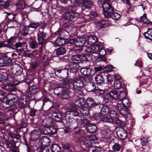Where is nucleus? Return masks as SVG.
Masks as SVG:
<instances>
[{
    "label": "nucleus",
    "mask_w": 152,
    "mask_h": 152,
    "mask_svg": "<svg viewBox=\"0 0 152 152\" xmlns=\"http://www.w3.org/2000/svg\"><path fill=\"white\" fill-rule=\"evenodd\" d=\"M85 88L87 91L90 92L94 90L96 88V86L94 83L89 82L86 86Z\"/></svg>",
    "instance_id": "31"
},
{
    "label": "nucleus",
    "mask_w": 152,
    "mask_h": 152,
    "mask_svg": "<svg viewBox=\"0 0 152 152\" xmlns=\"http://www.w3.org/2000/svg\"><path fill=\"white\" fill-rule=\"evenodd\" d=\"M8 135L11 139L13 140L14 139L18 140L20 138V135L15 133H10L8 134Z\"/></svg>",
    "instance_id": "52"
},
{
    "label": "nucleus",
    "mask_w": 152,
    "mask_h": 152,
    "mask_svg": "<svg viewBox=\"0 0 152 152\" xmlns=\"http://www.w3.org/2000/svg\"><path fill=\"white\" fill-rule=\"evenodd\" d=\"M84 83L83 81L80 79H77L75 80L73 83V88L77 90H80L83 88Z\"/></svg>",
    "instance_id": "20"
},
{
    "label": "nucleus",
    "mask_w": 152,
    "mask_h": 152,
    "mask_svg": "<svg viewBox=\"0 0 152 152\" xmlns=\"http://www.w3.org/2000/svg\"><path fill=\"white\" fill-rule=\"evenodd\" d=\"M128 107L126 106H122L118 104V109L119 111L120 114L125 118H126L128 114H129Z\"/></svg>",
    "instance_id": "13"
},
{
    "label": "nucleus",
    "mask_w": 152,
    "mask_h": 152,
    "mask_svg": "<svg viewBox=\"0 0 152 152\" xmlns=\"http://www.w3.org/2000/svg\"><path fill=\"white\" fill-rule=\"evenodd\" d=\"M10 67L12 72L15 75H20L22 74L23 69L19 64L13 63Z\"/></svg>",
    "instance_id": "10"
},
{
    "label": "nucleus",
    "mask_w": 152,
    "mask_h": 152,
    "mask_svg": "<svg viewBox=\"0 0 152 152\" xmlns=\"http://www.w3.org/2000/svg\"><path fill=\"white\" fill-rule=\"evenodd\" d=\"M50 60L48 56L47 55H45L43 56L42 60L43 64L45 65H47Z\"/></svg>",
    "instance_id": "50"
},
{
    "label": "nucleus",
    "mask_w": 152,
    "mask_h": 152,
    "mask_svg": "<svg viewBox=\"0 0 152 152\" xmlns=\"http://www.w3.org/2000/svg\"><path fill=\"white\" fill-rule=\"evenodd\" d=\"M66 52V50L65 48L61 47L57 49L56 54L58 56L62 55L65 54Z\"/></svg>",
    "instance_id": "37"
},
{
    "label": "nucleus",
    "mask_w": 152,
    "mask_h": 152,
    "mask_svg": "<svg viewBox=\"0 0 152 152\" xmlns=\"http://www.w3.org/2000/svg\"><path fill=\"white\" fill-rule=\"evenodd\" d=\"M101 150L98 147H91L89 148L88 149L89 152H100Z\"/></svg>",
    "instance_id": "59"
},
{
    "label": "nucleus",
    "mask_w": 152,
    "mask_h": 152,
    "mask_svg": "<svg viewBox=\"0 0 152 152\" xmlns=\"http://www.w3.org/2000/svg\"><path fill=\"white\" fill-rule=\"evenodd\" d=\"M50 140L48 137H41L39 142L38 144L39 148H41L42 149H47L46 147L50 145Z\"/></svg>",
    "instance_id": "9"
},
{
    "label": "nucleus",
    "mask_w": 152,
    "mask_h": 152,
    "mask_svg": "<svg viewBox=\"0 0 152 152\" xmlns=\"http://www.w3.org/2000/svg\"><path fill=\"white\" fill-rule=\"evenodd\" d=\"M113 67L111 65H107L106 67H105V72H111L113 69Z\"/></svg>",
    "instance_id": "64"
},
{
    "label": "nucleus",
    "mask_w": 152,
    "mask_h": 152,
    "mask_svg": "<svg viewBox=\"0 0 152 152\" xmlns=\"http://www.w3.org/2000/svg\"><path fill=\"white\" fill-rule=\"evenodd\" d=\"M50 121L49 118H45L43 120L42 124L45 127L49 126L51 125Z\"/></svg>",
    "instance_id": "47"
},
{
    "label": "nucleus",
    "mask_w": 152,
    "mask_h": 152,
    "mask_svg": "<svg viewBox=\"0 0 152 152\" xmlns=\"http://www.w3.org/2000/svg\"><path fill=\"white\" fill-rule=\"evenodd\" d=\"M12 61V60L10 58H0V66H8Z\"/></svg>",
    "instance_id": "24"
},
{
    "label": "nucleus",
    "mask_w": 152,
    "mask_h": 152,
    "mask_svg": "<svg viewBox=\"0 0 152 152\" xmlns=\"http://www.w3.org/2000/svg\"><path fill=\"white\" fill-rule=\"evenodd\" d=\"M40 25L41 23L39 22H32L29 24L28 27L30 28L36 29Z\"/></svg>",
    "instance_id": "44"
},
{
    "label": "nucleus",
    "mask_w": 152,
    "mask_h": 152,
    "mask_svg": "<svg viewBox=\"0 0 152 152\" xmlns=\"http://www.w3.org/2000/svg\"><path fill=\"white\" fill-rule=\"evenodd\" d=\"M8 0H0V5H2L4 8L6 9L8 6Z\"/></svg>",
    "instance_id": "51"
},
{
    "label": "nucleus",
    "mask_w": 152,
    "mask_h": 152,
    "mask_svg": "<svg viewBox=\"0 0 152 152\" xmlns=\"http://www.w3.org/2000/svg\"><path fill=\"white\" fill-rule=\"evenodd\" d=\"M26 43L24 42H18L16 43L15 45V47L16 48H19L21 47L23 45H25Z\"/></svg>",
    "instance_id": "63"
},
{
    "label": "nucleus",
    "mask_w": 152,
    "mask_h": 152,
    "mask_svg": "<svg viewBox=\"0 0 152 152\" xmlns=\"http://www.w3.org/2000/svg\"><path fill=\"white\" fill-rule=\"evenodd\" d=\"M143 34L147 39L152 40V29L148 28V31L145 32Z\"/></svg>",
    "instance_id": "36"
},
{
    "label": "nucleus",
    "mask_w": 152,
    "mask_h": 152,
    "mask_svg": "<svg viewBox=\"0 0 152 152\" xmlns=\"http://www.w3.org/2000/svg\"><path fill=\"white\" fill-rule=\"evenodd\" d=\"M55 43L58 46L63 45L66 43V41L64 38H59L56 39L55 42Z\"/></svg>",
    "instance_id": "33"
},
{
    "label": "nucleus",
    "mask_w": 152,
    "mask_h": 152,
    "mask_svg": "<svg viewBox=\"0 0 152 152\" xmlns=\"http://www.w3.org/2000/svg\"><path fill=\"white\" fill-rule=\"evenodd\" d=\"M63 148L64 149L63 151V152H64L65 151L66 152H71V151H70L69 148L70 147L69 145L68 144H66L64 145L63 146Z\"/></svg>",
    "instance_id": "60"
},
{
    "label": "nucleus",
    "mask_w": 152,
    "mask_h": 152,
    "mask_svg": "<svg viewBox=\"0 0 152 152\" xmlns=\"http://www.w3.org/2000/svg\"><path fill=\"white\" fill-rule=\"evenodd\" d=\"M80 111L81 114L83 115L87 116L89 113V109L86 107H84L80 109Z\"/></svg>",
    "instance_id": "38"
},
{
    "label": "nucleus",
    "mask_w": 152,
    "mask_h": 152,
    "mask_svg": "<svg viewBox=\"0 0 152 152\" xmlns=\"http://www.w3.org/2000/svg\"><path fill=\"white\" fill-rule=\"evenodd\" d=\"M33 81V78L32 76H28L26 80V82L28 84H30Z\"/></svg>",
    "instance_id": "58"
},
{
    "label": "nucleus",
    "mask_w": 152,
    "mask_h": 152,
    "mask_svg": "<svg viewBox=\"0 0 152 152\" xmlns=\"http://www.w3.org/2000/svg\"><path fill=\"white\" fill-rule=\"evenodd\" d=\"M57 129L54 127L51 126L45 127L44 128L43 132L45 134L53 135L57 132Z\"/></svg>",
    "instance_id": "18"
},
{
    "label": "nucleus",
    "mask_w": 152,
    "mask_h": 152,
    "mask_svg": "<svg viewBox=\"0 0 152 152\" xmlns=\"http://www.w3.org/2000/svg\"><path fill=\"white\" fill-rule=\"evenodd\" d=\"M17 9L19 10H23L25 7V4L24 1H18L16 4Z\"/></svg>",
    "instance_id": "40"
},
{
    "label": "nucleus",
    "mask_w": 152,
    "mask_h": 152,
    "mask_svg": "<svg viewBox=\"0 0 152 152\" xmlns=\"http://www.w3.org/2000/svg\"><path fill=\"white\" fill-rule=\"evenodd\" d=\"M7 77L5 79V81L8 84H13V85H17L20 83V81H19L10 75H6Z\"/></svg>",
    "instance_id": "17"
},
{
    "label": "nucleus",
    "mask_w": 152,
    "mask_h": 152,
    "mask_svg": "<svg viewBox=\"0 0 152 152\" xmlns=\"http://www.w3.org/2000/svg\"><path fill=\"white\" fill-rule=\"evenodd\" d=\"M86 129L87 132L93 133H95L97 130V127L95 124L91 123Z\"/></svg>",
    "instance_id": "27"
},
{
    "label": "nucleus",
    "mask_w": 152,
    "mask_h": 152,
    "mask_svg": "<svg viewBox=\"0 0 152 152\" xmlns=\"http://www.w3.org/2000/svg\"><path fill=\"white\" fill-rule=\"evenodd\" d=\"M90 69L88 68V66H83L80 69V72L84 75H88L90 73Z\"/></svg>",
    "instance_id": "35"
},
{
    "label": "nucleus",
    "mask_w": 152,
    "mask_h": 152,
    "mask_svg": "<svg viewBox=\"0 0 152 152\" xmlns=\"http://www.w3.org/2000/svg\"><path fill=\"white\" fill-rule=\"evenodd\" d=\"M61 148L60 146L56 144H53L47 149H42L38 148L35 152H61Z\"/></svg>",
    "instance_id": "8"
},
{
    "label": "nucleus",
    "mask_w": 152,
    "mask_h": 152,
    "mask_svg": "<svg viewBox=\"0 0 152 152\" xmlns=\"http://www.w3.org/2000/svg\"><path fill=\"white\" fill-rule=\"evenodd\" d=\"M80 16L79 14L77 12H67L64 13L63 17L66 20H68V21L65 22V25L64 26L66 28H68L73 25V22L71 20L73 19H77Z\"/></svg>",
    "instance_id": "3"
},
{
    "label": "nucleus",
    "mask_w": 152,
    "mask_h": 152,
    "mask_svg": "<svg viewBox=\"0 0 152 152\" xmlns=\"http://www.w3.org/2000/svg\"><path fill=\"white\" fill-rule=\"evenodd\" d=\"M39 91L37 87L34 85H32L30 86L28 92V94L30 95L31 96H34Z\"/></svg>",
    "instance_id": "28"
},
{
    "label": "nucleus",
    "mask_w": 152,
    "mask_h": 152,
    "mask_svg": "<svg viewBox=\"0 0 152 152\" xmlns=\"http://www.w3.org/2000/svg\"><path fill=\"white\" fill-rule=\"evenodd\" d=\"M73 61H78L80 62L83 61H88L87 58L84 55L81 54H76L73 56L72 57Z\"/></svg>",
    "instance_id": "21"
},
{
    "label": "nucleus",
    "mask_w": 152,
    "mask_h": 152,
    "mask_svg": "<svg viewBox=\"0 0 152 152\" xmlns=\"http://www.w3.org/2000/svg\"><path fill=\"white\" fill-rule=\"evenodd\" d=\"M108 126L109 128L107 127V130L106 132L105 133V138H107L108 140L107 141L108 144L110 143V141L109 138L110 137V135L111 134V132L110 131V126H107V124H105V126Z\"/></svg>",
    "instance_id": "34"
},
{
    "label": "nucleus",
    "mask_w": 152,
    "mask_h": 152,
    "mask_svg": "<svg viewBox=\"0 0 152 152\" xmlns=\"http://www.w3.org/2000/svg\"><path fill=\"white\" fill-rule=\"evenodd\" d=\"M86 102L88 105L91 107H94L97 105V104L94 103L93 99L90 97H88L87 99Z\"/></svg>",
    "instance_id": "39"
},
{
    "label": "nucleus",
    "mask_w": 152,
    "mask_h": 152,
    "mask_svg": "<svg viewBox=\"0 0 152 152\" xmlns=\"http://www.w3.org/2000/svg\"><path fill=\"white\" fill-rule=\"evenodd\" d=\"M38 62L36 61L33 60L31 61L30 64V67L32 69H36L38 66Z\"/></svg>",
    "instance_id": "49"
},
{
    "label": "nucleus",
    "mask_w": 152,
    "mask_h": 152,
    "mask_svg": "<svg viewBox=\"0 0 152 152\" xmlns=\"http://www.w3.org/2000/svg\"><path fill=\"white\" fill-rule=\"evenodd\" d=\"M38 40L39 44L40 45L44 44L46 42L45 34L43 31H40L37 34Z\"/></svg>",
    "instance_id": "22"
},
{
    "label": "nucleus",
    "mask_w": 152,
    "mask_h": 152,
    "mask_svg": "<svg viewBox=\"0 0 152 152\" xmlns=\"http://www.w3.org/2000/svg\"><path fill=\"white\" fill-rule=\"evenodd\" d=\"M108 85L109 86L108 89H106L107 92L106 93V95H105V102H108L107 101H106V99L108 100L112 98L115 99L118 98L121 100L126 98V94L125 92L121 91L118 95L117 91L116 90H112L111 87L113 86L111 84L109 83Z\"/></svg>",
    "instance_id": "2"
},
{
    "label": "nucleus",
    "mask_w": 152,
    "mask_h": 152,
    "mask_svg": "<svg viewBox=\"0 0 152 152\" xmlns=\"http://www.w3.org/2000/svg\"><path fill=\"white\" fill-rule=\"evenodd\" d=\"M51 117L53 120L59 122L61 120L62 115L61 113H54L52 114Z\"/></svg>",
    "instance_id": "30"
},
{
    "label": "nucleus",
    "mask_w": 152,
    "mask_h": 152,
    "mask_svg": "<svg viewBox=\"0 0 152 152\" xmlns=\"http://www.w3.org/2000/svg\"><path fill=\"white\" fill-rule=\"evenodd\" d=\"M95 79L97 84H100L103 83L104 80V77L101 75H98L95 77Z\"/></svg>",
    "instance_id": "43"
},
{
    "label": "nucleus",
    "mask_w": 152,
    "mask_h": 152,
    "mask_svg": "<svg viewBox=\"0 0 152 152\" xmlns=\"http://www.w3.org/2000/svg\"><path fill=\"white\" fill-rule=\"evenodd\" d=\"M96 139V137L94 135L87 137L84 140V144L89 149V148L93 147L91 146L92 143Z\"/></svg>",
    "instance_id": "14"
},
{
    "label": "nucleus",
    "mask_w": 152,
    "mask_h": 152,
    "mask_svg": "<svg viewBox=\"0 0 152 152\" xmlns=\"http://www.w3.org/2000/svg\"><path fill=\"white\" fill-rule=\"evenodd\" d=\"M106 7H105V18H112L114 20H117L119 19L121 15H120L117 13H113V12L111 13L110 16H108V12H109V11H107Z\"/></svg>",
    "instance_id": "23"
},
{
    "label": "nucleus",
    "mask_w": 152,
    "mask_h": 152,
    "mask_svg": "<svg viewBox=\"0 0 152 152\" xmlns=\"http://www.w3.org/2000/svg\"><path fill=\"white\" fill-rule=\"evenodd\" d=\"M39 137V133L34 130L31 133V137L34 140L38 139Z\"/></svg>",
    "instance_id": "45"
},
{
    "label": "nucleus",
    "mask_w": 152,
    "mask_h": 152,
    "mask_svg": "<svg viewBox=\"0 0 152 152\" xmlns=\"http://www.w3.org/2000/svg\"><path fill=\"white\" fill-rule=\"evenodd\" d=\"M85 50L88 53H96L99 52V55H103L102 53H101V50L103 51L104 50L102 49L100 46L99 45L88 46Z\"/></svg>",
    "instance_id": "11"
},
{
    "label": "nucleus",
    "mask_w": 152,
    "mask_h": 152,
    "mask_svg": "<svg viewBox=\"0 0 152 152\" xmlns=\"http://www.w3.org/2000/svg\"><path fill=\"white\" fill-rule=\"evenodd\" d=\"M61 76L65 79L68 78L69 76L68 70L65 68L62 69Z\"/></svg>",
    "instance_id": "48"
},
{
    "label": "nucleus",
    "mask_w": 152,
    "mask_h": 152,
    "mask_svg": "<svg viewBox=\"0 0 152 152\" xmlns=\"http://www.w3.org/2000/svg\"><path fill=\"white\" fill-rule=\"evenodd\" d=\"M111 0H105V7L107 9V11H109L108 12V16H110L111 13L113 12V8L111 5Z\"/></svg>",
    "instance_id": "25"
},
{
    "label": "nucleus",
    "mask_w": 152,
    "mask_h": 152,
    "mask_svg": "<svg viewBox=\"0 0 152 152\" xmlns=\"http://www.w3.org/2000/svg\"><path fill=\"white\" fill-rule=\"evenodd\" d=\"M113 148L114 151H119L120 149V146L119 144L115 143L113 146Z\"/></svg>",
    "instance_id": "61"
},
{
    "label": "nucleus",
    "mask_w": 152,
    "mask_h": 152,
    "mask_svg": "<svg viewBox=\"0 0 152 152\" xmlns=\"http://www.w3.org/2000/svg\"><path fill=\"white\" fill-rule=\"evenodd\" d=\"M140 22H142L144 24H148L151 23V22L147 19L146 15L145 14H144L143 16L140 18Z\"/></svg>",
    "instance_id": "42"
},
{
    "label": "nucleus",
    "mask_w": 152,
    "mask_h": 152,
    "mask_svg": "<svg viewBox=\"0 0 152 152\" xmlns=\"http://www.w3.org/2000/svg\"><path fill=\"white\" fill-rule=\"evenodd\" d=\"M6 145L8 147L12 148L15 146V143L14 141H11V142L9 141H7L6 142Z\"/></svg>",
    "instance_id": "57"
},
{
    "label": "nucleus",
    "mask_w": 152,
    "mask_h": 152,
    "mask_svg": "<svg viewBox=\"0 0 152 152\" xmlns=\"http://www.w3.org/2000/svg\"><path fill=\"white\" fill-rule=\"evenodd\" d=\"M5 94L3 91H0V101L6 105L3 107L4 108L15 105L18 100V97L15 94H9L4 97Z\"/></svg>",
    "instance_id": "1"
},
{
    "label": "nucleus",
    "mask_w": 152,
    "mask_h": 152,
    "mask_svg": "<svg viewBox=\"0 0 152 152\" xmlns=\"http://www.w3.org/2000/svg\"><path fill=\"white\" fill-rule=\"evenodd\" d=\"M116 119V123L117 125L123 127L125 126L126 123L125 122L122 121L120 119H117V118Z\"/></svg>",
    "instance_id": "56"
},
{
    "label": "nucleus",
    "mask_w": 152,
    "mask_h": 152,
    "mask_svg": "<svg viewBox=\"0 0 152 152\" xmlns=\"http://www.w3.org/2000/svg\"><path fill=\"white\" fill-rule=\"evenodd\" d=\"M6 74L4 72L0 73V82L6 79Z\"/></svg>",
    "instance_id": "62"
},
{
    "label": "nucleus",
    "mask_w": 152,
    "mask_h": 152,
    "mask_svg": "<svg viewBox=\"0 0 152 152\" xmlns=\"http://www.w3.org/2000/svg\"><path fill=\"white\" fill-rule=\"evenodd\" d=\"M114 85L115 88L117 89H119L122 86L121 82L118 80H115Z\"/></svg>",
    "instance_id": "55"
},
{
    "label": "nucleus",
    "mask_w": 152,
    "mask_h": 152,
    "mask_svg": "<svg viewBox=\"0 0 152 152\" xmlns=\"http://www.w3.org/2000/svg\"><path fill=\"white\" fill-rule=\"evenodd\" d=\"M116 134L118 137L122 140H124L127 137L126 132L122 128H119L116 132Z\"/></svg>",
    "instance_id": "16"
},
{
    "label": "nucleus",
    "mask_w": 152,
    "mask_h": 152,
    "mask_svg": "<svg viewBox=\"0 0 152 152\" xmlns=\"http://www.w3.org/2000/svg\"><path fill=\"white\" fill-rule=\"evenodd\" d=\"M140 140L141 144L142 146H145L147 145L148 140L147 138L143 137L140 138Z\"/></svg>",
    "instance_id": "54"
},
{
    "label": "nucleus",
    "mask_w": 152,
    "mask_h": 152,
    "mask_svg": "<svg viewBox=\"0 0 152 152\" xmlns=\"http://www.w3.org/2000/svg\"><path fill=\"white\" fill-rule=\"evenodd\" d=\"M104 106H103L100 113H94L93 114L92 116L90 119L95 120L98 122L101 121L104 122Z\"/></svg>",
    "instance_id": "7"
},
{
    "label": "nucleus",
    "mask_w": 152,
    "mask_h": 152,
    "mask_svg": "<svg viewBox=\"0 0 152 152\" xmlns=\"http://www.w3.org/2000/svg\"><path fill=\"white\" fill-rule=\"evenodd\" d=\"M118 115L116 112L114 110H110L107 106H105V122L111 124L113 120L118 118Z\"/></svg>",
    "instance_id": "4"
},
{
    "label": "nucleus",
    "mask_w": 152,
    "mask_h": 152,
    "mask_svg": "<svg viewBox=\"0 0 152 152\" xmlns=\"http://www.w3.org/2000/svg\"><path fill=\"white\" fill-rule=\"evenodd\" d=\"M1 87L3 89L9 91H12L14 90L13 87L9 84H3L1 85Z\"/></svg>",
    "instance_id": "46"
},
{
    "label": "nucleus",
    "mask_w": 152,
    "mask_h": 152,
    "mask_svg": "<svg viewBox=\"0 0 152 152\" xmlns=\"http://www.w3.org/2000/svg\"><path fill=\"white\" fill-rule=\"evenodd\" d=\"M97 41L96 37L94 35H90L87 36V42L88 44H93Z\"/></svg>",
    "instance_id": "26"
},
{
    "label": "nucleus",
    "mask_w": 152,
    "mask_h": 152,
    "mask_svg": "<svg viewBox=\"0 0 152 152\" xmlns=\"http://www.w3.org/2000/svg\"><path fill=\"white\" fill-rule=\"evenodd\" d=\"M86 42L85 37H80L76 39L75 42V46L77 47L83 46Z\"/></svg>",
    "instance_id": "19"
},
{
    "label": "nucleus",
    "mask_w": 152,
    "mask_h": 152,
    "mask_svg": "<svg viewBox=\"0 0 152 152\" xmlns=\"http://www.w3.org/2000/svg\"><path fill=\"white\" fill-rule=\"evenodd\" d=\"M68 99L70 100V102L76 106L81 107L84 106L85 104V101L83 99H80L74 96L73 97L69 98Z\"/></svg>",
    "instance_id": "12"
},
{
    "label": "nucleus",
    "mask_w": 152,
    "mask_h": 152,
    "mask_svg": "<svg viewBox=\"0 0 152 152\" xmlns=\"http://www.w3.org/2000/svg\"><path fill=\"white\" fill-rule=\"evenodd\" d=\"M73 80L72 79L67 78L65 79L63 83H61V85L60 86L64 88L65 89H66L68 91V88L71 87L72 84H73Z\"/></svg>",
    "instance_id": "15"
},
{
    "label": "nucleus",
    "mask_w": 152,
    "mask_h": 152,
    "mask_svg": "<svg viewBox=\"0 0 152 152\" xmlns=\"http://www.w3.org/2000/svg\"><path fill=\"white\" fill-rule=\"evenodd\" d=\"M69 69H70L76 71L78 70L79 66L76 62L71 61L69 64Z\"/></svg>",
    "instance_id": "32"
},
{
    "label": "nucleus",
    "mask_w": 152,
    "mask_h": 152,
    "mask_svg": "<svg viewBox=\"0 0 152 152\" xmlns=\"http://www.w3.org/2000/svg\"><path fill=\"white\" fill-rule=\"evenodd\" d=\"M74 2L76 4H82L81 9L83 14L88 11L93 4L92 2L89 0H74Z\"/></svg>",
    "instance_id": "5"
},
{
    "label": "nucleus",
    "mask_w": 152,
    "mask_h": 152,
    "mask_svg": "<svg viewBox=\"0 0 152 152\" xmlns=\"http://www.w3.org/2000/svg\"><path fill=\"white\" fill-rule=\"evenodd\" d=\"M61 83L58 84V87L56 88L54 90V93L57 96L61 95L64 99H68L69 98V92L65 89L64 88L60 86Z\"/></svg>",
    "instance_id": "6"
},
{
    "label": "nucleus",
    "mask_w": 152,
    "mask_h": 152,
    "mask_svg": "<svg viewBox=\"0 0 152 152\" xmlns=\"http://www.w3.org/2000/svg\"><path fill=\"white\" fill-rule=\"evenodd\" d=\"M75 109H71L70 110L67 111L66 113V114H71L75 116H78L79 115V113L77 111V110L75 108Z\"/></svg>",
    "instance_id": "41"
},
{
    "label": "nucleus",
    "mask_w": 152,
    "mask_h": 152,
    "mask_svg": "<svg viewBox=\"0 0 152 152\" xmlns=\"http://www.w3.org/2000/svg\"><path fill=\"white\" fill-rule=\"evenodd\" d=\"M26 104V99H21L19 103V107L20 108L24 107Z\"/></svg>",
    "instance_id": "53"
},
{
    "label": "nucleus",
    "mask_w": 152,
    "mask_h": 152,
    "mask_svg": "<svg viewBox=\"0 0 152 152\" xmlns=\"http://www.w3.org/2000/svg\"><path fill=\"white\" fill-rule=\"evenodd\" d=\"M118 104L129 107L131 104V102H129L128 99L126 98L122 100L121 101H120Z\"/></svg>",
    "instance_id": "29"
}]
</instances>
